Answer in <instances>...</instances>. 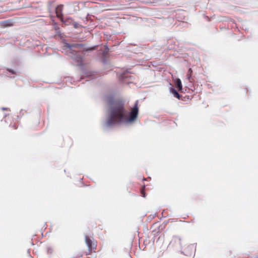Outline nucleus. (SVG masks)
I'll use <instances>...</instances> for the list:
<instances>
[{"label":"nucleus","mask_w":258,"mask_h":258,"mask_svg":"<svg viewBox=\"0 0 258 258\" xmlns=\"http://www.w3.org/2000/svg\"><path fill=\"white\" fill-rule=\"evenodd\" d=\"M145 186L144 185L143 186V187L142 188L141 190V194L142 196L144 198L146 197V194H145Z\"/></svg>","instance_id":"nucleus-10"},{"label":"nucleus","mask_w":258,"mask_h":258,"mask_svg":"<svg viewBox=\"0 0 258 258\" xmlns=\"http://www.w3.org/2000/svg\"><path fill=\"white\" fill-rule=\"evenodd\" d=\"M85 242L90 251L96 249V242L92 241L88 236H85Z\"/></svg>","instance_id":"nucleus-3"},{"label":"nucleus","mask_w":258,"mask_h":258,"mask_svg":"<svg viewBox=\"0 0 258 258\" xmlns=\"http://www.w3.org/2000/svg\"><path fill=\"white\" fill-rule=\"evenodd\" d=\"M183 253L187 256H191L194 253V251L192 248H191L190 246H188L183 249Z\"/></svg>","instance_id":"nucleus-5"},{"label":"nucleus","mask_w":258,"mask_h":258,"mask_svg":"<svg viewBox=\"0 0 258 258\" xmlns=\"http://www.w3.org/2000/svg\"><path fill=\"white\" fill-rule=\"evenodd\" d=\"M3 24L5 26H12V22L10 20L5 21L3 22Z\"/></svg>","instance_id":"nucleus-9"},{"label":"nucleus","mask_w":258,"mask_h":258,"mask_svg":"<svg viewBox=\"0 0 258 258\" xmlns=\"http://www.w3.org/2000/svg\"><path fill=\"white\" fill-rule=\"evenodd\" d=\"M13 128H14V129H15V130H16V129H17V128L18 126H17V124H15L13 126Z\"/></svg>","instance_id":"nucleus-12"},{"label":"nucleus","mask_w":258,"mask_h":258,"mask_svg":"<svg viewBox=\"0 0 258 258\" xmlns=\"http://www.w3.org/2000/svg\"><path fill=\"white\" fill-rule=\"evenodd\" d=\"M8 70L9 71V72L13 74H16L15 71L9 69V70Z\"/></svg>","instance_id":"nucleus-11"},{"label":"nucleus","mask_w":258,"mask_h":258,"mask_svg":"<svg viewBox=\"0 0 258 258\" xmlns=\"http://www.w3.org/2000/svg\"><path fill=\"white\" fill-rule=\"evenodd\" d=\"M3 110L7 109V108H3Z\"/></svg>","instance_id":"nucleus-14"},{"label":"nucleus","mask_w":258,"mask_h":258,"mask_svg":"<svg viewBox=\"0 0 258 258\" xmlns=\"http://www.w3.org/2000/svg\"><path fill=\"white\" fill-rule=\"evenodd\" d=\"M138 114V101L131 109L128 116L127 111L125 108L124 101L122 100H114L110 103L109 105L106 124L109 126L123 122L132 123L136 120Z\"/></svg>","instance_id":"nucleus-1"},{"label":"nucleus","mask_w":258,"mask_h":258,"mask_svg":"<svg viewBox=\"0 0 258 258\" xmlns=\"http://www.w3.org/2000/svg\"><path fill=\"white\" fill-rule=\"evenodd\" d=\"M63 6L62 5H59L57 6L55 9V13L56 17L59 19L61 21H63V14L62 10Z\"/></svg>","instance_id":"nucleus-4"},{"label":"nucleus","mask_w":258,"mask_h":258,"mask_svg":"<svg viewBox=\"0 0 258 258\" xmlns=\"http://www.w3.org/2000/svg\"><path fill=\"white\" fill-rule=\"evenodd\" d=\"M192 71L191 69L189 68L188 71V74H187V79L189 80L190 82H192V78H191V75H192Z\"/></svg>","instance_id":"nucleus-8"},{"label":"nucleus","mask_w":258,"mask_h":258,"mask_svg":"<svg viewBox=\"0 0 258 258\" xmlns=\"http://www.w3.org/2000/svg\"><path fill=\"white\" fill-rule=\"evenodd\" d=\"M66 46L69 49V52L70 53V55L73 57V59L77 62L79 63V64H82L83 62V58L80 54L79 52L76 50V49H80L83 46L82 44H70L67 43Z\"/></svg>","instance_id":"nucleus-2"},{"label":"nucleus","mask_w":258,"mask_h":258,"mask_svg":"<svg viewBox=\"0 0 258 258\" xmlns=\"http://www.w3.org/2000/svg\"><path fill=\"white\" fill-rule=\"evenodd\" d=\"M175 86L177 88L179 91H181L182 89V85L181 80L177 78L175 81Z\"/></svg>","instance_id":"nucleus-6"},{"label":"nucleus","mask_w":258,"mask_h":258,"mask_svg":"<svg viewBox=\"0 0 258 258\" xmlns=\"http://www.w3.org/2000/svg\"><path fill=\"white\" fill-rule=\"evenodd\" d=\"M94 49V47H93V48H90V49H87L86 50H87V51H88V50H92V49Z\"/></svg>","instance_id":"nucleus-13"},{"label":"nucleus","mask_w":258,"mask_h":258,"mask_svg":"<svg viewBox=\"0 0 258 258\" xmlns=\"http://www.w3.org/2000/svg\"><path fill=\"white\" fill-rule=\"evenodd\" d=\"M170 90V92L173 95V96L177 98L178 99H180V95L175 89H174L173 88H171Z\"/></svg>","instance_id":"nucleus-7"}]
</instances>
